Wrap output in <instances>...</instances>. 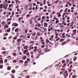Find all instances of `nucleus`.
Instances as JSON below:
<instances>
[{"label":"nucleus","mask_w":78,"mask_h":78,"mask_svg":"<svg viewBox=\"0 0 78 78\" xmlns=\"http://www.w3.org/2000/svg\"><path fill=\"white\" fill-rule=\"evenodd\" d=\"M69 42V41H66L63 42L62 44V45H65V44H66L67 42Z\"/></svg>","instance_id":"obj_1"},{"label":"nucleus","mask_w":78,"mask_h":78,"mask_svg":"<svg viewBox=\"0 0 78 78\" xmlns=\"http://www.w3.org/2000/svg\"><path fill=\"white\" fill-rule=\"evenodd\" d=\"M37 46H35L34 47V49L33 50L34 51V52H36L35 51H37Z\"/></svg>","instance_id":"obj_2"},{"label":"nucleus","mask_w":78,"mask_h":78,"mask_svg":"<svg viewBox=\"0 0 78 78\" xmlns=\"http://www.w3.org/2000/svg\"><path fill=\"white\" fill-rule=\"evenodd\" d=\"M19 62L20 64H23V60H20L19 61Z\"/></svg>","instance_id":"obj_3"},{"label":"nucleus","mask_w":78,"mask_h":78,"mask_svg":"<svg viewBox=\"0 0 78 78\" xmlns=\"http://www.w3.org/2000/svg\"><path fill=\"white\" fill-rule=\"evenodd\" d=\"M0 63H2V64L3 63V59H2V58H0Z\"/></svg>","instance_id":"obj_4"},{"label":"nucleus","mask_w":78,"mask_h":78,"mask_svg":"<svg viewBox=\"0 0 78 78\" xmlns=\"http://www.w3.org/2000/svg\"><path fill=\"white\" fill-rule=\"evenodd\" d=\"M28 51V49H26L24 51V52L23 53V54H24V55H25Z\"/></svg>","instance_id":"obj_5"},{"label":"nucleus","mask_w":78,"mask_h":78,"mask_svg":"<svg viewBox=\"0 0 78 78\" xmlns=\"http://www.w3.org/2000/svg\"><path fill=\"white\" fill-rule=\"evenodd\" d=\"M68 75H69V74L66 73L65 74V75H64V77L65 78H67V77L68 76Z\"/></svg>","instance_id":"obj_6"},{"label":"nucleus","mask_w":78,"mask_h":78,"mask_svg":"<svg viewBox=\"0 0 78 78\" xmlns=\"http://www.w3.org/2000/svg\"><path fill=\"white\" fill-rule=\"evenodd\" d=\"M7 32H8V33H9V32H10V31H11V28H9L7 30Z\"/></svg>","instance_id":"obj_7"},{"label":"nucleus","mask_w":78,"mask_h":78,"mask_svg":"<svg viewBox=\"0 0 78 78\" xmlns=\"http://www.w3.org/2000/svg\"><path fill=\"white\" fill-rule=\"evenodd\" d=\"M17 42H21V40L20 39H18L17 40Z\"/></svg>","instance_id":"obj_8"},{"label":"nucleus","mask_w":78,"mask_h":78,"mask_svg":"<svg viewBox=\"0 0 78 78\" xmlns=\"http://www.w3.org/2000/svg\"><path fill=\"white\" fill-rule=\"evenodd\" d=\"M44 26L45 27H47V26H48V25H47V23H44Z\"/></svg>","instance_id":"obj_9"},{"label":"nucleus","mask_w":78,"mask_h":78,"mask_svg":"<svg viewBox=\"0 0 78 78\" xmlns=\"http://www.w3.org/2000/svg\"><path fill=\"white\" fill-rule=\"evenodd\" d=\"M56 14H58V17H61V14L60 13L57 12Z\"/></svg>","instance_id":"obj_10"},{"label":"nucleus","mask_w":78,"mask_h":78,"mask_svg":"<svg viewBox=\"0 0 78 78\" xmlns=\"http://www.w3.org/2000/svg\"><path fill=\"white\" fill-rule=\"evenodd\" d=\"M3 9H7V8H8L7 7H6V5H4L3 6Z\"/></svg>","instance_id":"obj_11"},{"label":"nucleus","mask_w":78,"mask_h":78,"mask_svg":"<svg viewBox=\"0 0 78 78\" xmlns=\"http://www.w3.org/2000/svg\"><path fill=\"white\" fill-rule=\"evenodd\" d=\"M76 59H77V58L76 57H74L73 58V60L74 61H76Z\"/></svg>","instance_id":"obj_12"},{"label":"nucleus","mask_w":78,"mask_h":78,"mask_svg":"<svg viewBox=\"0 0 78 78\" xmlns=\"http://www.w3.org/2000/svg\"><path fill=\"white\" fill-rule=\"evenodd\" d=\"M14 26H15V27H17V26L18 25V24L16 23H15L14 24Z\"/></svg>","instance_id":"obj_13"},{"label":"nucleus","mask_w":78,"mask_h":78,"mask_svg":"<svg viewBox=\"0 0 78 78\" xmlns=\"http://www.w3.org/2000/svg\"><path fill=\"white\" fill-rule=\"evenodd\" d=\"M43 29L44 30V32H46V31H47V28H45L43 27Z\"/></svg>","instance_id":"obj_14"},{"label":"nucleus","mask_w":78,"mask_h":78,"mask_svg":"<svg viewBox=\"0 0 78 78\" xmlns=\"http://www.w3.org/2000/svg\"><path fill=\"white\" fill-rule=\"evenodd\" d=\"M28 48V46H25L23 47V48L24 49H27Z\"/></svg>","instance_id":"obj_15"},{"label":"nucleus","mask_w":78,"mask_h":78,"mask_svg":"<svg viewBox=\"0 0 78 78\" xmlns=\"http://www.w3.org/2000/svg\"><path fill=\"white\" fill-rule=\"evenodd\" d=\"M66 14V13H64L63 14V15L62 16V17H64V16H65V15Z\"/></svg>","instance_id":"obj_16"},{"label":"nucleus","mask_w":78,"mask_h":78,"mask_svg":"<svg viewBox=\"0 0 78 78\" xmlns=\"http://www.w3.org/2000/svg\"><path fill=\"white\" fill-rule=\"evenodd\" d=\"M18 30H19V28H16L15 29V32H17V31H18Z\"/></svg>","instance_id":"obj_17"},{"label":"nucleus","mask_w":78,"mask_h":78,"mask_svg":"<svg viewBox=\"0 0 78 78\" xmlns=\"http://www.w3.org/2000/svg\"><path fill=\"white\" fill-rule=\"evenodd\" d=\"M8 62V59H5L4 61V62L5 63H6V62Z\"/></svg>","instance_id":"obj_18"},{"label":"nucleus","mask_w":78,"mask_h":78,"mask_svg":"<svg viewBox=\"0 0 78 78\" xmlns=\"http://www.w3.org/2000/svg\"><path fill=\"white\" fill-rule=\"evenodd\" d=\"M13 62L14 63H16V62H17V61H16V60H14L13 61Z\"/></svg>","instance_id":"obj_19"},{"label":"nucleus","mask_w":78,"mask_h":78,"mask_svg":"<svg viewBox=\"0 0 78 78\" xmlns=\"http://www.w3.org/2000/svg\"><path fill=\"white\" fill-rule=\"evenodd\" d=\"M68 10V8H66L65 9V10L64 11L65 12H67V10Z\"/></svg>","instance_id":"obj_20"},{"label":"nucleus","mask_w":78,"mask_h":78,"mask_svg":"<svg viewBox=\"0 0 78 78\" xmlns=\"http://www.w3.org/2000/svg\"><path fill=\"white\" fill-rule=\"evenodd\" d=\"M7 69L9 70L11 69V67H10V66H8L7 67Z\"/></svg>","instance_id":"obj_21"},{"label":"nucleus","mask_w":78,"mask_h":78,"mask_svg":"<svg viewBox=\"0 0 78 78\" xmlns=\"http://www.w3.org/2000/svg\"><path fill=\"white\" fill-rule=\"evenodd\" d=\"M37 36H39L40 35V33L39 32H38L36 34Z\"/></svg>","instance_id":"obj_22"},{"label":"nucleus","mask_w":78,"mask_h":78,"mask_svg":"<svg viewBox=\"0 0 78 78\" xmlns=\"http://www.w3.org/2000/svg\"><path fill=\"white\" fill-rule=\"evenodd\" d=\"M32 22H33V21L31 20H30V24H31V25L32 24Z\"/></svg>","instance_id":"obj_23"},{"label":"nucleus","mask_w":78,"mask_h":78,"mask_svg":"<svg viewBox=\"0 0 78 78\" xmlns=\"http://www.w3.org/2000/svg\"><path fill=\"white\" fill-rule=\"evenodd\" d=\"M46 43H49L50 42V41L48 40H46Z\"/></svg>","instance_id":"obj_24"},{"label":"nucleus","mask_w":78,"mask_h":78,"mask_svg":"<svg viewBox=\"0 0 78 78\" xmlns=\"http://www.w3.org/2000/svg\"><path fill=\"white\" fill-rule=\"evenodd\" d=\"M3 65H0V69H2L3 68Z\"/></svg>","instance_id":"obj_25"},{"label":"nucleus","mask_w":78,"mask_h":78,"mask_svg":"<svg viewBox=\"0 0 78 78\" xmlns=\"http://www.w3.org/2000/svg\"><path fill=\"white\" fill-rule=\"evenodd\" d=\"M5 28H9V26L7 25H6L5 27Z\"/></svg>","instance_id":"obj_26"},{"label":"nucleus","mask_w":78,"mask_h":78,"mask_svg":"<svg viewBox=\"0 0 78 78\" xmlns=\"http://www.w3.org/2000/svg\"><path fill=\"white\" fill-rule=\"evenodd\" d=\"M45 16H43L42 18V19L43 20L44 19H45Z\"/></svg>","instance_id":"obj_27"},{"label":"nucleus","mask_w":78,"mask_h":78,"mask_svg":"<svg viewBox=\"0 0 78 78\" xmlns=\"http://www.w3.org/2000/svg\"><path fill=\"white\" fill-rule=\"evenodd\" d=\"M59 20H58L55 21V23H59Z\"/></svg>","instance_id":"obj_28"},{"label":"nucleus","mask_w":78,"mask_h":78,"mask_svg":"<svg viewBox=\"0 0 78 78\" xmlns=\"http://www.w3.org/2000/svg\"><path fill=\"white\" fill-rule=\"evenodd\" d=\"M17 39V37H14V40H16Z\"/></svg>","instance_id":"obj_29"},{"label":"nucleus","mask_w":78,"mask_h":78,"mask_svg":"<svg viewBox=\"0 0 78 78\" xmlns=\"http://www.w3.org/2000/svg\"><path fill=\"white\" fill-rule=\"evenodd\" d=\"M59 39H60V38L58 37V38L56 39V41H58V40H59Z\"/></svg>","instance_id":"obj_30"},{"label":"nucleus","mask_w":78,"mask_h":78,"mask_svg":"<svg viewBox=\"0 0 78 78\" xmlns=\"http://www.w3.org/2000/svg\"><path fill=\"white\" fill-rule=\"evenodd\" d=\"M12 73H15V70H12Z\"/></svg>","instance_id":"obj_31"},{"label":"nucleus","mask_w":78,"mask_h":78,"mask_svg":"<svg viewBox=\"0 0 78 78\" xmlns=\"http://www.w3.org/2000/svg\"><path fill=\"white\" fill-rule=\"evenodd\" d=\"M8 58L9 59H11V57L9 56H8Z\"/></svg>","instance_id":"obj_32"},{"label":"nucleus","mask_w":78,"mask_h":78,"mask_svg":"<svg viewBox=\"0 0 78 78\" xmlns=\"http://www.w3.org/2000/svg\"><path fill=\"white\" fill-rule=\"evenodd\" d=\"M53 16V15L51 14L50 15V18H51V17H52V16Z\"/></svg>","instance_id":"obj_33"},{"label":"nucleus","mask_w":78,"mask_h":78,"mask_svg":"<svg viewBox=\"0 0 78 78\" xmlns=\"http://www.w3.org/2000/svg\"><path fill=\"white\" fill-rule=\"evenodd\" d=\"M69 64H72V61H70L69 62Z\"/></svg>","instance_id":"obj_34"},{"label":"nucleus","mask_w":78,"mask_h":78,"mask_svg":"<svg viewBox=\"0 0 78 78\" xmlns=\"http://www.w3.org/2000/svg\"><path fill=\"white\" fill-rule=\"evenodd\" d=\"M16 53H15L13 54V56H16Z\"/></svg>","instance_id":"obj_35"},{"label":"nucleus","mask_w":78,"mask_h":78,"mask_svg":"<svg viewBox=\"0 0 78 78\" xmlns=\"http://www.w3.org/2000/svg\"><path fill=\"white\" fill-rule=\"evenodd\" d=\"M66 65H67V64H66V63H65L63 64V66H64L65 67H66Z\"/></svg>","instance_id":"obj_36"},{"label":"nucleus","mask_w":78,"mask_h":78,"mask_svg":"<svg viewBox=\"0 0 78 78\" xmlns=\"http://www.w3.org/2000/svg\"><path fill=\"white\" fill-rule=\"evenodd\" d=\"M58 2H59V0H57V1H56L55 2V4H57V3H58Z\"/></svg>","instance_id":"obj_37"},{"label":"nucleus","mask_w":78,"mask_h":78,"mask_svg":"<svg viewBox=\"0 0 78 78\" xmlns=\"http://www.w3.org/2000/svg\"><path fill=\"white\" fill-rule=\"evenodd\" d=\"M60 40L61 42H62L64 41V39L63 38H61Z\"/></svg>","instance_id":"obj_38"},{"label":"nucleus","mask_w":78,"mask_h":78,"mask_svg":"<svg viewBox=\"0 0 78 78\" xmlns=\"http://www.w3.org/2000/svg\"><path fill=\"white\" fill-rule=\"evenodd\" d=\"M73 66V65H71L70 66H69V68L70 69H71V68H72V66Z\"/></svg>","instance_id":"obj_39"},{"label":"nucleus","mask_w":78,"mask_h":78,"mask_svg":"<svg viewBox=\"0 0 78 78\" xmlns=\"http://www.w3.org/2000/svg\"><path fill=\"white\" fill-rule=\"evenodd\" d=\"M18 20L20 23V21H21V20L20 19V18L18 19Z\"/></svg>","instance_id":"obj_40"},{"label":"nucleus","mask_w":78,"mask_h":78,"mask_svg":"<svg viewBox=\"0 0 78 78\" xmlns=\"http://www.w3.org/2000/svg\"><path fill=\"white\" fill-rule=\"evenodd\" d=\"M49 44H51V45H53V43H52L50 42H49Z\"/></svg>","instance_id":"obj_41"},{"label":"nucleus","mask_w":78,"mask_h":78,"mask_svg":"<svg viewBox=\"0 0 78 78\" xmlns=\"http://www.w3.org/2000/svg\"><path fill=\"white\" fill-rule=\"evenodd\" d=\"M18 68H19V66H16L15 67V68H16V69H18Z\"/></svg>","instance_id":"obj_42"},{"label":"nucleus","mask_w":78,"mask_h":78,"mask_svg":"<svg viewBox=\"0 0 78 78\" xmlns=\"http://www.w3.org/2000/svg\"><path fill=\"white\" fill-rule=\"evenodd\" d=\"M0 6H4V5L3 4H1L0 5Z\"/></svg>","instance_id":"obj_43"},{"label":"nucleus","mask_w":78,"mask_h":78,"mask_svg":"<svg viewBox=\"0 0 78 78\" xmlns=\"http://www.w3.org/2000/svg\"><path fill=\"white\" fill-rule=\"evenodd\" d=\"M37 27H41V24H38Z\"/></svg>","instance_id":"obj_44"},{"label":"nucleus","mask_w":78,"mask_h":78,"mask_svg":"<svg viewBox=\"0 0 78 78\" xmlns=\"http://www.w3.org/2000/svg\"><path fill=\"white\" fill-rule=\"evenodd\" d=\"M71 70H72V69H69V72H71Z\"/></svg>","instance_id":"obj_45"},{"label":"nucleus","mask_w":78,"mask_h":78,"mask_svg":"<svg viewBox=\"0 0 78 78\" xmlns=\"http://www.w3.org/2000/svg\"><path fill=\"white\" fill-rule=\"evenodd\" d=\"M28 63V62L27 61H26L24 62V64H27Z\"/></svg>","instance_id":"obj_46"},{"label":"nucleus","mask_w":78,"mask_h":78,"mask_svg":"<svg viewBox=\"0 0 78 78\" xmlns=\"http://www.w3.org/2000/svg\"><path fill=\"white\" fill-rule=\"evenodd\" d=\"M42 5H43V4H42V3H40V6H42Z\"/></svg>","instance_id":"obj_47"},{"label":"nucleus","mask_w":78,"mask_h":78,"mask_svg":"<svg viewBox=\"0 0 78 78\" xmlns=\"http://www.w3.org/2000/svg\"><path fill=\"white\" fill-rule=\"evenodd\" d=\"M63 73V71H61L60 72V73L61 75V74H62Z\"/></svg>","instance_id":"obj_48"},{"label":"nucleus","mask_w":78,"mask_h":78,"mask_svg":"<svg viewBox=\"0 0 78 78\" xmlns=\"http://www.w3.org/2000/svg\"><path fill=\"white\" fill-rule=\"evenodd\" d=\"M61 70H65V69H63V68H62L61 69Z\"/></svg>","instance_id":"obj_49"},{"label":"nucleus","mask_w":78,"mask_h":78,"mask_svg":"<svg viewBox=\"0 0 78 78\" xmlns=\"http://www.w3.org/2000/svg\"><path fill=\"white\" fill-rule=\"evenodd\" d=\"M6 52V51H3L2 53V54H5V53Z\"/></svg>","instance_id":"obj_50"},{"label":"nucleus","mask_w":78,"mask_h":78,"mask_svg":"<svg viewBox=\"0 0 78 78\" xmlns=\"http://www.w3.org/2000/svg\"><path fill=\"white\" fill-rule=\"evenodd\" d=\"M44 47H45V45H42L41 46V48H43Z\"/></svg>","instance_id":"obj_51"},{"label":"nucleus","mask_w":78,"mask_h":78,"mask_svg":"<svg viewBox=\"0 0 78 78\" xmlns=\"http://www.w3.org/2000/svg\"><path fill=\"white\" fill-rule=\"evenodd\" d=\"M52 78H55V75H53L52 76Z\"/></svg>","instance_id":"obj_52"},{"label":"nucleus","mask_w":78,"mask_h":78,"mask_svg":"<svg viewBox=\"0 0 78 78\" xmlns=\"http://www.w3.org/2000/svg\"><path fill=\"white\" fill-rule=\"evenodd\" d=\"M33 5L34 6H35L36 5V3H33Z\"/></svg>","instance_id":"obj_53"},{"label":"nucleus","mask_w":78,"mask_h":78,"mask_svg":"<svg viewBox=\"0 0 78 78\" xmlns=\"http://www.w3.org/2000/svg\"><path fill=\"white\" fill-rule=\"evenodd\" d=\"M25 31V33H27L28 32V30H26Z\"/></svg>","instance_id":"obj_54"},{"label":"nucleus","mask_w":78,"mask_h":78,"mask_svg":"<svg viewBox=\"0 0 78 78\" xmlns=\"http://www.w3.org/2000/svg\"><path fill=\"white\" fill-rule=\"evenodd\" d=\"M41 18H40L38 19L37 20L39 21V20H41Z\"/></svg>","instance_id":"obj_55"},{"label":"nucleus","mask_w":78,"mask_h":78,"mask_svg":"<svg viewBox=\"0 0 78 78\" xmlns=\"http://www.w3.org/2000/svg\"><path fill=\"white\" fill-rule=\"evenodd\" d=\"M19 18L20 19V20H22V19H23V17H20Z\"/></svg>","instance_id":"obj_56"},{"label":"nucleus","mask_w":78,"mask_h":78,"mask_svg":"<svg viewBox=\"0 0 78 78\" xmlns=\"http://www.w3.org/2000/svg\"><path fill=\"white\" fill-rule=\"evenodd\" d=\"M35 34H36V33H34L32 34V36H35Z\"/></svg>","instance_id":"obj_57"},{"label":"nucleus","mask_w":78,"mask_h":78,"mask_svg":"<svg viewBox=\"0 0 78 78\" xmlns=\"http://www.w3.org/2000/svg\"><path fill=\"white\" fill-rule=\"evenodd\" d=\"M30 58H28L27 59V61H30Z\"/></svg>","instance_id":"obj_58"},{"label":"nucleus","mask_w":78,"mask_h":78,"mask_svg":"<svg viewBox=\"0 0 78 78\" xmlns=\"http://www.w3.org/2000/svg\"><path fill=\"white\" fill-rule=\"evenodd\" d=\"M12 78H14V76L13 75L12 76Z\"/></svg>","instance_id":"obj_59"},{"label":"nucleus","mask_w":78,"mask_h":78,"mask_svg":"<svg viewBox=\"0 0 78 78\" xmlns=\"http://www.w3.org/2000/svg\"><path fill=\"white\" fill-rule=\"evenodd\" d=\"M2 49L3 50H6V49L4 48H3Z\"/></svg>","instance_id":"obj_60"},{"label":"nucleus","mask_w":78,"mask_h":78,"mask_svg":"<svg viewBox=\"0 0 78 78\" xmlns=\"http://www.w3.org/2000/svg\"><path fill=\"white\" fill-rule=\"evenodd\" d=\"M72 78H75V75L73 76Z\"/></svg>","instance_id":"obj_61"},{"label":"nucleus","mask_w":78,"mask_h":78,"mask_svg":"<svg viewBox=\"0 0 78 78\" xmlns=\"http://www.w3.org/2000/svg\"><path fill=\"white\" fill-rule=\"evenodd\" d=\"M76 41H78V37H77L76 38Z\"/></svg>","instance_id":"obj_62"},{"label":"nucleus","mask_w":78,"mask_h":78,"mask_svg":"<svg viewBox=\"0 0 78 78\" xmlns=\"http://www.w3.org/2000/svg\"><path fill=\"white\" fill-rule=\"evenodd\" d=\"M76 30H73V32H76Z\"/></svg>","instance_id":"obj_63"},{"label":"nucleus","mask_w":78,"mask_h":78,"mask_svg":"<svg viewBox=\"0 0 78 78\" xmlns=\"http://www.w3.org/2000/svg\"><path fill=\"white\" fill-rule=\"evenodd\" d=\"M3 39H4V40H5V39H6V37H3Z\"/></svg>","instance_id":"obj_64"}]
</instances>
